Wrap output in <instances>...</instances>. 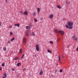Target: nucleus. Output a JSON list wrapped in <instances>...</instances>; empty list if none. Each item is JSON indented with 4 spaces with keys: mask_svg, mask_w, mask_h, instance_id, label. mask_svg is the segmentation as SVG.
<instances>
[{
    "mask_svg": "<svg viewBox=\"0 0 78 78\" xmlns=\"http://www.w3.org/2000/svg\"><path fill=\"white\" fill-rule=\"evenodd\" d=\"M66 5H67V2H66Z\"/></svg>",
    "mask_w": 78,
    "mask_h": 78,
    "instance_id": "obj_39",
    "label": "nucleus"
},
{
    "mask_svg": "<svg viewBox=\"0 0 78 78\" xmlns=\"http://www.w3.org/2000/svg\"><path fill=\"white\" fill-rule=\"evenodd\" d=\"M50 44H53V42L52 41H50Z\"/></svg>",
    "mask_w": 78,
    "mask_h": 78,
    "instance_id": "obj_23",
    "label": "nucleus"
},
{
    "mask_svg": "<svg viewBox=\"0 0 78 78\" xmlns=\"http://www.w3.org/2000/svg\"><path fill=\"white\" fill-rule=\"evenodd\" d=\"M20 64H21L20 63H18L17 64V66L18 67H19V65H20Z\"/></svg>",
    "mask_w": 78,
    "mask_h": 78,
    "instance_id": "obj_18",
    "label": "nucleus"
},
{
    "mask_svg": "<svg viewBox=\"0 0 78 78\" xmlns=\"http://www.w3.org/2000/svg\"><path fill=\"white\" fill-rule=\"evenodd\" d=\"M56 70L55 71V73H56Z\"/></svg>",
    "mask_w": 78,
    "mask_h": 78,
    "instance_id": "obj_41",
    "label": "nucleus"
},
{
    "mask_svg": "<svg viewBox=\"0 0 78 78\" xmlns=\"http://www.w3.org/2000/svg\"><path fill=\"white\" fill-rule=\"evenodd\" d=\"M54 32L56 33H58V34H60L62 36H64V31L63 30H57L56 29H54Z\"/></svg>",
    "mask_w": 78,
    "mask_h": 78,
    "instance_id": "obj_2",
    "label": "nucleus"
},
{
    "mask_svg": "<svg viewBox=\"0 0 78 78\" xmlns=\"http://www.w3.org/2000/svg\"><path fill=\"white\" fill-rule=\"evenodd\" d=\"M59 71L60 73H62V69H60Z\"/></svg>",
    "mask_w": 78,
    "mask_h": 78,
    "instance_id": "obj_21",
    "label": "nucleus"
},
{
    "mask_svg": "<svg viewBox=\"0 0 78 78\" xmlns=\"http://www.w3.org/2000/svg\"><path fill=\"white\" fill-rule=\"evenodd\" d=\"M3 77H2V78H5L7 76L6 73H4L3 75Z\"/></svg>",
    "mask_w": 78,
    "mask_h": 78,
    "instance_id": "obj_6",
    "label": "nucleus"
},
{
    "mask_svg": "<svg viewBox=\"0 0 78 78\" xmlns=\"http://www.w3.org/2000/svg\"><path fill=\"white\" fill-rule=\"evenodd\" d=\"M12 26H10L9 27V28H10V29H11V28H12Z\"/></svg>",
    "mask_w": 78,
    "mask_h": 78,
    "instance_id": "obj_33",
    "label": "nucleus"
},
{
    "mask_svg": "<svg viewBox=\"0 0 78 78\" xmlns=\"http://www.w3.org/2000/svg\"><path fill=\"white\" fill-rule=\"evenodd\" d=\"M20 25V24H16L14 25L15 26H17V27H19Z\"/></svg>",
    "mask_w": 78,
    "mask_h": 78,
    "instance_id": "obj_12",
    "label": "nucleus"
},
{
    "mask_svg": "<svg viewBox=\"0 0 78 78\" xmlns=\"http://www.w3.org/2000/svg\"><path fill=\"white\" fill-rule=\"evenodd\" d=\"M61 57H60V56H59L58 60L60 62H61Z\"/></svg>",
    "mask_w": 78,
    "mask_h": 78,
    "instance_id": "obj_10",
    "label": "nucleus"
},
{
    "mask_svg": "<svg viewBox=\"0 0 78 78\" xmlns=\"http://www.w3.org/2000/svg\"><path fill=\"white\" fill-rule=\"evenodd\" d=\"M73 25V23L72 22L68 21L67 22V24L65 25V27H66V28L71 30V29H72Z\"/></svg>",
    "mask_w": 78,
    "mask_h": 78,
    "instance_id": "obj_1",
    "label": "nucleus"
},
{
    "mask_svg": "<svg viewBox=\"0 0 78 78\" xmlns=\"http://www.w3.org/2000/svg\"><path fill=\"white\" fill-rule=\"evenodd\" d=\"M56 7L58 8H59V9H61V7L59 5H57Z\"/></svg>",
    "mask_w": 78,
    "mask_h": 78,
    "instance_id": "obj_9",
    "label": "nucleus"
},
{
    "mask_svg": "<svg viewBox=\"0 0 78 78\" xmlns=\"http://www.w3.org/2000/svg\"><path fill=\"white\" fill-rule=\"evenodd\" d=\"M24 55H25V54H23V55L21 57V59H23V56H24Z\"/></svg>",
    "mask_w": 78,
    "mask_h": 78,
    "instance_id": "obj_19",
    "label": "nucleus"
},
{
    "mask_svg": "<svg viewBox=\"0 0 78 78\" xmlns=\"http://www.w3.org/2000/svg\"><path fill=\"white\" fill-rule=\"evenodd\" d=\"M26 35L27 36V37H29V34H28L27 33Z\"/></svg>",
    "mask_w": 78,
    "mask_h": 78,
    "instance_id": "obj_26",
    "label": "nucleus"
},
{
    "mask_svg": "<svg viewBox=\"0 0 78 78\" xmlns=\"http://www.w3.org/2000/svg\"><path fill=\"white\" fill-rule=\"evenodd\" d=\"M12 71H14V69H13V68H12Z\"/></svg>",
    "mask_w": 78,
    "mask_h": 78,
    "instance_id": "obj_32",
    "label": "nucleus"
},
{
    "mask_svg": "<svg viewBox=\"0 0 78 78\" xmlns=\"http://www.w3.org/2000/svg\"><path fill=\"white\" fill-rule=\"evenodd\" d=\"M49 17L50 19H52L53 17V15L52 14H51L49 16Z\"/></svg>",
    "mask_w": 78,
    "mask_h": 78,
    "instance_id": "obj_7",
    "label": "nucleus"
},
{
    "mask_svg": "<svg viewBox=\"0 0 78 78\" xmlns=\"http://www.w3.org/2000/svg\"><path fill=\"white\" fill-rule=\"evenodd\" d=\"M43 73V71H42V70H41V72L40 73V75H42Z\"/></svg>",
    "mask_w": 78,
    "mask_h": 78,
    "instance_id": "obj_11",
    "label": "nucleus"
},
{
    "mask_svg": "<svg viewBox=\"0 0 78 78\" xmlns=\"http://www.w3.org/2000/svg\"><path fill=\"white\" fill-rule=\"evenodd\" d=\"M14 39H15V38L13 37V38L10 41H14Z\"/></svg>",
    "mask_w": 78,
    "mask_h": 78,
    "instance_id": "obj_14",
    "label": "nucleus"
},
{
    "mask_svg": "<svg viewBox=\"0 0 78 78\" xmlns=\"http://www.w3.org/2000/svg\"><path fill=\"white\" fill-rule=\"evenodd\" d=\"M23 42H24V43H26V42H27V40L26 38H24L23 39Z\"/></svg>",
    "mask_w": 78,
    "mask_h": 78,
    "instance_id": "obj_8",
    "label": "nucleus"
},
{
    "mask_svg": "<svg viewBox=\"0 0 78 78\" xmlns=\"http://www.w3.org/2000/svg\"><path fill=\"white\" fill-rule=\"evenodd\" d=\"M36 15V13L34 12L33 13V16H34Z\"/></svg>",
    "mask_w": 78,
    "mask_h": 78,
    "instance_id": "obj_25",
    "label": "nucleus"
},
{
    "mask_svg": "<svg viewBox=\"0 0 78 78\" xmlns=\"http://www.w3.org/2000/svg\"><path fill=\"white\" fill-rule=\"evenodd\" d=\"M36 50L37 51L39 50V46L38 45V44H37L36 45Z\"/></svg>",
    "mask_w": 78,
    "mask_h": 78,
    "instance_id": "obj_3",
    "label": "nucleus"
},
{
    "mask_svg": "<svg viewBox=\"0 0 78 78\" xmlns=\"http://www.w3.org/2000/svg\"><path fill=\"white\" fill-rule=\"evenodd\" d=\"M20 13H21V14H23V12L21 11H20Z\"/></svg>",
    "mask_w": 78,
    "mask_h": 78,
    "instance_id": "obj_28",
    "label": "nucleus"
},
{
    "mask_svg": "<svg viewBox=\"0 0 78 78\" xmlns=\"http://www.w3.org/2000/svg\"><path fill=\"white\" fill-rule=\"evenodd\" d=\"M48 53H51V51H50L49 50H48Z\"/></svg>",
    "mask_w": 78,
    "mask_h": 78,
    "instance_id": "obj_20",
    "label": "nucleus"
},
{
    "mask_svg": "<svg viewBox=\"0 0 78 78\" xmlns=\"http://www.w3.org/2000/svg\"><path fill=\"white\" fill-rule=\"evenodd\" d=\"M62 57L63 58H64V57H63V56H62Z\"/></svg>",
    "mask_w": 78,
    "mask_h": 78,
    "instance_id": "obj_42",
    "label": "nucleus"
},
{
    "mask_svg": "<svg viewBox=\"0 0 78 78\" xmlns=\"http://www.w3.org/2000/svg\"><path fill=\"white\" fill-rule=\"evenodd\" d=\"M8 43H9H9H10V41H9L8 42Z\"/></svg>",
    "mask_w": 78,
    "mask_h": 78,
    "instance_id": "obj_35",
    "label": "nucleus"
},
{
    "mask_svg": "<svg viewBox=\"0 0 78 78\" xmlns=\"http://www.w3.org/2000/svg\"><path fill=\"white\" fill-rule=\"evenodd\" d=\"M34 20L35 21V22H37V20L36 19H34Z\"/></svg>",
    "mask_w": 78,
    "mask_h": 78,
    "instance_id": "obj_24",
    "label": "nucleus"
},
{
    "mask_svg": "<svg viewBox=\"0 0 78 78\" xmlns=\"http://www.w3.org/2000/svg\"><path fill=\"white\" fill-rule=\"evenodd\" d=\"M33 35H34V36H35V34H34V33H33Z\"/></svg>",
    "mask_w": 78,
    "mask_h": 78,
    "instance_id": "obj_34",
    "label": "nucleus"
},
{
    "mask_svg": "<svg viewBox=\"0 0 78 78\" xmlns=\"http://www.w3.org/2000/svg\"><path fill=\"white\" fill-rule=\"evenodd\" d=\"M5 2H7V0H6Z\"/></svg>",
    "mask_w": 78,
    "mask_h": 78,
    "instance_id": "obj_40",
    "label": "nucleus"
},
{
    "mask_svg": "<svg viewBox=\"0 0 78 78\" xmlns=\"http://www.w3.org/2000/svg\"><path fill=\"white\" fill-rule=\"evenodd\" d=\"M37 12H39L40 11V9L39 8H37Z\"/></svg>",
    "mask_w": 78,
    "mask_h": 78,
    "instance_id": "obj_17",
    "label": "nucleus"
},
{
    "mask_svg": "<svg viewBox=\"0 0 78 78\" xmlns=\"http://www.w3.org/2000/svg\"><path fill=\"white\" fill-rule=\"evenodd\" d=\"M26 28H27V29H28L29 27L28 26H27L26 27Z\"/></svg>",
    "mask_w": 78,
    "mask_h": 78,
    "instance_id": "obj_27",
    "label": "nucleus"
},
{
    "mask_svg": "<svg viewBox=\"0 0 78 78\" xmlns=\"http://www.w3.org/2000/svg\"><path fill=\"white\" fill-rule=\"evenodd\" d=\"M1 69H2V68H0V71L1 70Z\"/></svg>",
    "mask_w": 78,
    "mask_h": 78,
    "instance_id": "obj_37",
    "label": "nucleus"
},
{
    "mask_svg": "<svg viewBox=\"0 0 78 78\" xmlns=\"http://www.w3.org/2000/svg\"><path fill=\"white\" fill-rule=\"evenodd\" d=\"M0 26H1V25H2L1 24V22H0Z\"/></svg>",
    "mask_w": 78,
    "mask_h": 78,
    "instance_id": "obj_36",
    "label": "nucleus"
},
{
    "mask_svg": "<svg viewBox=\"0 0 78 78\" xmlns=\"http://www.w3.org/2000/svg\"><path fill=\"white\" fill-rule=\"evenodd\" d=\"M25 70H26V68H24L23 69V71H25Z\"/></svg>",
    "mask_w": 78,
    "mask_h": 78,
    "instance_id": "obj_30",
    "label": "nucleus"
},
{
    "mask_svg": "<svg viewBox=\"0 0 78 78\" xmlns=\"http://www.w3.org/2000/svg\"><path fill=\"white\" fill-rule=\"evenodd\" d=\"M23 14L24 15H26V16H27L28 15V12L27 11H26L24 12Z\"/></svg>",
    "mask_w": 78,
    "mask_h": 78,
    "instance_id": "obj_5",
    "label": "nucleus"
},
{
    "mask_svg": "<svg viewBox=\"0 0 78 78\" xmlns=\"http://www.w3.org/2000/svg\"><path fill=\"white\" fill-rule=\"evenodd\" d=\"M41 20H43V17H41Z\"/></svg>",
    "mask_w": 78,
    "mask_h": 78,
    "instance_id": "obj_31",
    "label": "nucleus"
},
{
    "mask_svg": "<svg viewBox=\"0 0 78 78\" xmlns=\"http://www.w3.org/2000/svg\"><path fill=\"white\" fill-rule=\"evenodd\" d=\"M2 66H3V67H4V66H5V63H3L2 64Z\"/></svg>",
    "mask_w": 78,
    "mask_h": 78,
    "instance_id": "obj_22",
    "label": "nucleus"
},
{
    "mask_svg": "<svg viewBox=\"0 0 78 78\" xmlns=\"http://www.w3.org/2000/svg\"><path fill=\"white\" fill-rule=\"evenodd\" d=\"M69 3H70V2H69Z\"/></svg>",
    "mask_w": 78,
    "mask_h": 78,
    "instance_id": "obj_43",
    "label": "nucleus"
},
{
    "mask_svg": "<svg viewBox=\"0 0 78 78\" xmlns=\"http://www.w3.org/2000/svg\"><path fill=\"white\" fill-rule=\"evenodd\" d=\"M65 20V18L63 19V20Z\"/></svg>",
    "mask_w": 78,
    "mask_h": 78,
    "instance_id": "obj_38",
    "label": "nucleus"
},
{
    "mask_svg": "<svg viewBox=\"0 0 78 78\" xmlns=\"http://www.w3.org/2000/svg\"><path fill=\"white\" fill-rule=\"evenodd\" d=\"M20 53H22V49L20 48Z\"/></svg>",
    "mask_w": 78,
    "mask_h": 78,
    "instance_id": "obj_16",
    "label": "nucleus"
},
{
    "mask_svg": "<svg viewBox=\"0 0 78 78\" xmlns=\"http://www.w3.org/2000/svg\"><path fill=\"white\" fill-rule=\"evenodd\" d=\"M18 59L19 58H17V57H15L14 58L13 60H18Z\"/></svg>",
    "mask_w": 78,
    "mask_h": 78,
    "instance_id": "obj_13",
    "label": "nucleus"
},
{
    "mask_svg": "<svg viewBox=\"0 0 78 78\" xmlns=\"http://www.w3.org/2000/svg\"><path fill=\"white\" fill-rule=\"evenodd\" d=\"M10 34L11 35V34H13V33H12V32H10Z\"/></svg>",
    "mask_w": 78,
    "mask_h": 78,
    "instance_id": "obj_29",
    "label": "nucleus"
},
{
    "mask_svg": "<svg viewBox=\"0 0 78 78\" xmlns=\"http://www.w3.org/2000/svg\"><path fill=\"white\" fill-rule=\"evenodd\" d=\"M73 39L76 42H77V41H78V38L76 37H75V36H74L72 37Z\"/></svg>",
    "mask_w": 78,
    "mask_h": 78,
    "instance_id": "obj_4",
    "label": "nucleus"
},
{
    "mask_svg": "<svg viewBox=\"0 0 78 78\" xmlns=\"http://www.w3.org/2000/svg\"><path fill=\"white\" fill-rule=\"evenodd\" d=\"M3 49L4 51H6V47H4Z\"/></svg>",
    "mask_w": 78,
    "mask_h": 78,
    "instance_id": "obj_15",
    "label": "nucleus"
}]
</instances>
